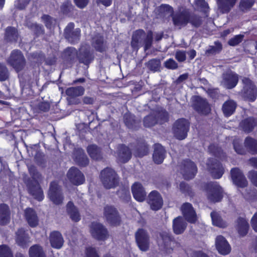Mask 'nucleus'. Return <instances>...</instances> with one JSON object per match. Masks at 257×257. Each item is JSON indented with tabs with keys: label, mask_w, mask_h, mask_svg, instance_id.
I'll use <instances>...</instances> for the list:
<instances>
[{
	"label": "nucleus",
	"mask_w": 257,
	"mask_h": 257,
	"mask_svg": "<svg viewBox=\"0 0 257 257\" xmlns=\"http://www.w3.org/2000/svg\"><path fill=\"white\" fill-rule=\"evenodd\" d=\"M101 181L106 189L115 187L118 185V179L115 171L109 167L103 169L100 174Z\"/></svg>",
	"instance_id": "obj_4"
},
{
	"label": "nucleus",
	"mask_w": 257,
	"mask_h": 257,
	"mask_svg": "<svg viewBox=\"0 0 257 257\" xmlns=\"http://www.w3.org/2000/svg\"><path fill=\"white\" fill-rule=\"evenodd\" d=\"M85 89L83 86L70 87L66 89V95L71 98H74L84 94Z\"/></svg>",
	"instance_id": "obj_45"
},
{
	"label": "nucleus",
	"mask_w": 257,
	"mask_h": 257,
	"mask_svg": "<svg viewBox=\"0 0 257 257\" xmlns=\"http://www.w3.org/2000/svg\"><path fill=\"white\" fill-rule=\"evenodd\" d=\"M20 37L18 29L12 26H8L5 29L4 39L8 43H15Z\"/></svg>",
	"instance_id": "obj_31"
},
{
	"label": "nucleus",
	"mask_w": 257,
	"mask_h": 257,
	"mask_svg": "<svg viewBox=\"0 0 257 257\" xmlns=\"http://www.w3.org/2000/svg\"><path fill=\"white\" fill-rule=\"evenodd\" d=\"M194 4L198 10L203 13L206 17H208L209 7L205 0H195Z\"/></svg>",
	"instance_id": "obj_49"
},
{
	"label": "nucleus",
	"mask_w": 257,
	"mask_h": 257,
	"mask_svg": "<svg viewBox=\"0 0 257 257\" xmlns=\"http://www.w3.org/2000/svg\"><path fill=\"white\" fill-rule=\"evenodd\" d=\"M159 236L161 240L158 241V245L166 250L169 249L171 242L174 240L171 233L162 231L160 232Z\"/></svg>",
	"instance_id": "obj_29"
},
{
	"label": "nucleus",
	"mask_w": 257,
	"mask_h": 257,
	"mask_svg": "<svg viewBox=\"0 0 257 257\" xmlns=\"http://www.w3.org/2000/svg\"><path fill=\"white\" fill-rule=\"evenodd\" d=\"M123 118L125 125L129 129L138 130L141 126V120L137 119L134 114L126 113L124 114Z\"/></svg>",
	"instance_id": "obj_30"
},
{
	"label": "nucleus",
	"mask_w": 257,
	"mask_h": 257,
	"mask_svg": "<svg viewBox=\"0 0 257 257\" xmlns=\"http://www.w3.org/2000/svg\"><path fill=\"white\" fill-rule=\"evenodd\" d=\"M179 187L181 192L186 196H188L191 198H193L194 196V192L192 187L187 183L182 181L180 183Z\"/></svg>",
	"instance_id": "obj_52"
},
{
	"label": "nucleus",
	"mask_w": 257,
	"mask_h": 257,
	"mask_svg": "<svg viewBox=\"0 0 257 257\" xmlns=\"http://www.w3.org/2000/svg\"><path fill=\"white\" fill-rule=\"evenodd\" d=\"M215 245L218 252L222 255H226L230 253L231 247L222 235H218L215 240Z\"/></svg>",
	"instance_id": "obj_27"
},
{
	"label": "nucleus",
	"mask_w": 257,
	"mask_h": 257,
	"mask_svg": "<svg viewBox=\"0 0 257 257\" xmlns=\"http://www.w3.org/2000/svg\"><path fill=\"white\" fill-rule=\"evenodd\" d=\"M79 64L89 67L94 61V55L89 47L81 46L78 50L77 59Z\"/></svg>",
	"instance_id": "obj_14"
},
{
	"label": "nucleus",
	"mask_w": 257,
	"mask_h": 257,
	"mask_svg": "<svg viewBox=\"0 0 257 257\" xmlns=\"http://www.w3.org/2000/svg\"><path fill=\"white\" fill-rule=\"evenodd\" d=\"M41 19L47 29L51 30L56 22V20L50 15L46 14L43 15Z\"/></svg>",
	"instance_id": "obj_58"
},
{
	"label": "nucleus",
	"mask_w": 257,
	"mask_h": 257,
	"mask_svg": "<svg viewBox=\"0 0 257 257\" xmlns=\"http://www.w3.org/2000/svg\"><path fill=\"white\" fill-rule=\"evenodd\" d=\"M10 220L11 211L9 205L5 203L0 204V225H7Z\"/></svg>",
	"instance_id": "obj_36"
},
{
	"label": "nucleus",
	"mask_w": 257,
	"mask_h": 257,
	"mask_svg": "<svg viewBox=\"0 0 257 257\" xmlns=\"http://www.w3.org/2000/svg\"><path fill=\"white\" fill-rule=\"evenodd\" d=\"M181 172L185 180H189L195 177L197 173L196 165L190 159L183 160L180 165Z\"/></svg>",
	"instance_id": "obj_8"
},
{
	"label": "nucleus",
	"mask_w": 257,
	"mask_h": 257,
	"mask_svg": "<svg viewBox=\"0 0 257 257\" xmlns=\"http://www.w3.org/2000/svg\"><path fill=\"white\" fill-rule=\"evenodd\" d=\"M215 46H210V48L206 50V53L215 54L219 53L222 50V45L219 41L214 42Z\"/></svg>",
	"instance_id": "obj_60"
},
{
	"label": "nucleus",
	"mask_w": 257,
	"mask_h": 257,
	"mask_svg": "<svg viewBox=\"0 0 257 257\" xmlns=\"http://www.w3.org/2000/svg\"><path fill=\"white\" fill-rule=\"evenodd\" d=\"M253 0H241L239 3V8L242 11L250 9L254 5Z\"/></svg>",
	"instance_id": "obj_61"
},
{
	"label": "nucleus",
	"mask_w": 257,
	"mask_h": 257,
	"mask_svg": "<svg viewBox=\"0 0 257 257\" xmlns=\"http://www.w3.org/2000/svg\"><path fill=\"white\" fill-rule=\"evenodd\" d=\"M49 241L51 246L56 249L61 248L64 243L63 236L58 231H53L50 233Z\"/></svg>",
	"instance_id": "obj_32"
},
{
	"label": "nucleus",
	"mask_w": 257,
	"mask_h": 257,
	"mask_svg": "<svg viewBox=\"0 0 257 257\" xmlns=\"http://www.w3.org/2000/svg\"><path fill=\"white\" fill-rule=\"evenodd\" d=\"M244 147L252 155H257V140L250 136L246 137L244 140Z\"/></svg>",
	"instance_id": "obj_41"
},
{
	"label": "nucleus",
	"mask_w": 257,
	"mask_h": 257,
	"mask_svg": "<svg viewBox=\"0 0 257 257\" xmlns=\"http://www.w3.org/2000/svg\"><path fill=\"white\" fill-rule=\"evenodd\" d=\"M9 73L7 67L0 63V81H4L9 78Z\"/></svg>",
	"instance_id": "obj_62"
},
{
	"label": "nucleus",
	"mask_w": 257,
	"mask_h": 257,
	"mask_svg": "<svg viewBox=\"0 0 257 257\" xmlns=\"http://www.w3.org/2000/svg\"><path fill=\"white\" fill-rule=\"evenodd\" d=\"M0 257H14L13 252L9 245H0Z\"/></svg>",
	"instance_id": "obj_59"
},
{
	"label": "nucleus",
	"mask_w": 257,
	"mask_h": 257,
	"mask_svg": "<svg viewBox=\"0 0 257 257\" xmlns=\"http://www.w3.org/2000/svg\"><path fill=\"white\" fill-rule=\"evenodd\" d=\"M193 105L195 111L200 114L207 115L210 112L211 108L206 99L198 96Z\"/></svg>",
	"instance_id": "obj_20"
},
{
	"label": "nucleus",
	"mask_w": 257,
	"mask_h": 257,
	"mask_svg": "<svg viewBox=\"0 0 257 257\" xmlns=\"http://www.w3.org/2000/svg\"><path fill=\"white\" fill-rule=\"evenodd\" d=\"M26 26L33 32L35 37H39L45 33V30L42 25L29 22L26 24Z\"/></svg>",
	"instance_id": "obj_46"
},
{
	"label": "nucleus",
	"mask_w": 257,
	"mask_h": 257,
	"mask_svg": "<svg viewBox=\"0 0 257 257\" xmlns=\"http://www.w3.org/2000/svg\"><path fill=\"white\" fill-rule=\"evenodd\" d=\"M165 148L160 144H155L153 154V161L156 164H160L163 162L166 155Z\"/></svg>",
	"instance_id": "obj_34"
},
{
	"label": "nucleus",
	"mask_w": 257,
	"mask_h": 257,
	"mask_svg": "<svg viewBox=\"0 0 257 257\" xmlns=\"http://www.w3.org/2000/svg\"><path fill=\"white\" fill-rule=\"evenodd\" d=\"M208 199L211 202H220L223 197L224 191L222 188L216 182H209L204 185Z\"/></svg>",
	"instance_id": "obj_2"
},
{
	"label": "nucleus",
	"mask_w": 257,
	"mask_h": 257,
	"mask_svg": "<svg viewBox=\"0 0 257 257\" xmlns=\"http://www.w3.org/2000/svg\"><path fill=\"white\" fill-rule=\"evenodd\" d=\"M132 193L134 199L140 202L144 201L147 196L145 189L139 182H135L131 187Z\"/></svg>",
	"instance_id": "obj_21"
},
{
	"label": "nucleus",
	"mask_w": 257,
	"mask_h": 257,
	"mask_svg": "<svg viewBox=\"0 0 257 257\" xmlns=\"http://www.w3.org/2000/svg\"><path fill=\"white\" fill-rule=\"evenodd\" d=\"M118 159L122 163H127L132 158V154L130 149L124 144L119 145L118 149Z\"/></svg>",
	"instance_id": "obj_33"
},
{
	"label": "nucleus",
	"mask_w": 257,
	"mask_h": 257,
	"mask_svg": "<svg viewBox=\"0 0 257 257\" xmlns=\"http://www.w3.org/2000/svg\"><path fill=\"white\" fill-rule=\"evenodd\" d=\"M146 199L150 209L153 211H158L163 207L164 203L163 197L157 190H153L150 192Z\"/></svg>",
	"instance_id": "obj_13"
},
{
	"label": "nucleus",
	"mask_w": 257,
	"mask_h": 257,
	"mask_svg": "<svg viewBox=\"0 0 257 257\" xmlns=\"http://www.w3.org/2000/svg\"><path fill=\"white\" fill-rule=\"evenodd\" d=\"M189 12L182 11L176 13L172 16L174 25L181 28L186 26L189 23Z\"/></svg>",
	"instance_id": "obj_22"
},
{
	"label": "nucleus",
	"mask_w": 257,
	"mask_h": 257,
	"mask_svg": "<svg viewBox=\"0 0 257 257\" xmlns=\"http://www.w3.org/2000/svg\"><path fill=\"white\" fill-rule=\"evenodd\" d=\"M154 113L157 119V123L162 124L169 121V113L165 109L156 110Z\"/></svg>",
	"instance_id": "obj_48"
},
{
	"label": "nucleus",
	"mask_w": 257,
	"mask_h": 257,
	"mask_svg": "<svg viewBox=\"0 0 257 257\" xmlns=\"http://www.w3.org/2000/svg\"><path fill=\"white\" fill-rule=\"evenodd\" d=\"M24 217L29 225L36 227L39 224V219L35 210L32 208H27L24 211Z\"/></svg>",
	"instance_id": "obj_28"
},
{
	"label": "nucleus",
	"mask_w": 257,
	"mask_h": 257,
	"mask_svg": "<svg viewBox=\"0 0 257 257\" xmlns=\"http://www.w3.org/2000/svg\"><path fill=\"white\" fill-rule=\"evenodd\" d=\"M232 145L235 152L239 155H244L246 154V150L242 145L239 138H235L232 141Z\"/></svg>",
	"instance_id": "obj_51"
},
{
	"label": "nucleus",
	"mask_w": 257,
	"mask_h": 257,
	"mask_svg": "<svg viewBox=\"0 0 257 257\" xmlns=\"http://www.w3.org/2000/svg\"><path fill=\"white\" fill-rule=\"evenodd\" d=\"M75 161L80 167H86L89 164V159L83 151H78L76 152L75 157Z\"/></svg>",
	"instance_id": "obj_47"
},
{
	"label": "nucleus",
	"mask_w": 257,
	"mask_h": 257,
	"mask_svg": "<svg viewBox=\"0 0 257 257\" xmlns=\"http://www.w3.org/2000/svg\"><path fill=\"white\" fill-rule=\"evenodd\" d=\"M149 152V145L147 144L146 141L141 139L138 140L135 150L136 156L142 158L147 155Z\"/></svg>",
	"instance_id": "obj_35"
},
{
	"label": "nucleus",
	"mask_w": 257,
	"mask_h": 257,
	"mask_svg": "<svg viewBox=\"0 0 257 257\" xmlns=\"http://www.w3.org/2000/svg\"><path fill=\"white\" fill-rule=\"evenodd\" d=\"M208 149L213 155L217 157H220L223 153L222 149L214 144L210 145Z\"/></svg>",
	"instance_id": "obj_64"
},
{
	"label": "nucleus",
	"mask_w": 257,
	"mask_h": 257,
	"mask_svg": "<svg viewBox=\"0 0 257 257\" xmlns=\"http://www.w3.org/2000/svg\"><path fill=\"white\" fill-rule=\"evenodd\" d=\"M50 199L55 205H60L62 203L64 197L61 189L58 184L53 181L50 183L48 192Z\"/></svg>",
	"instance_id": "obj_16"
},
{
	"label": "nucleus",
	"mask_w": 257,
	"mask_h": 257,
	"mask_svg": "<svg viewBox=\"0 0 257 257\" xmlns=\"http://www.w3.org/2000/svg\"><path fill=\"white\" fill-rule=\"evenodd\" d=\"M87 152L90 157L95 160L99 161L102 159L101 149L96 145H90L87 148Z\"/></svg>",
	"instance_id": "obj_44"
},
{
	"label": "nucleus",
	"mask_w": 257,
	"mask_h": 257,
	"mask_svg": "<svg viewBox=\"0 0 257 257\" xmlns=\"http://www.w3.org/2000/svg\"><path fill=\"white\" fill-rule=\"evenodd\" d=\"M230 176L233 184L238 188H244L248 186V181L243 172L238 168H233L230 170Z\"/></svg>",
	"instance_id": "obj_15"
},
{
	"label": "nucleus",
	"mask_w": 257,
	"mask_h": 257,
	"mask_svg": "<svg viewBox=\"0 0 257 257\" xmlns=\"http://www.w3.org/2000/svg\"><path fill=\"white\" fill-rule=\"evenodd\" d=\"M92 46L96 51L104 53L106 51L107 46L103 36L98 35L93 38Z\"/></svg>",
	"instance_id": "obj_37"
},
{
	"label": "nucleus",
	"mask_w": 257,
	"mask_h": 257,
	"mask_svg": "<svg viewBox=\"0 0 257 257\" xmlns=\"http://www.w3.org/2000/svg\"><path fill=\"white\" fill-rule=\"evenodd\" d=\"M236 229L240 236L247 234L249 229V224L245 218L239 217L236 220Z\"/></svg>",
	"instance_id": "obj_42"
},
{
	"label": "nucleus",
	"mask_w": 257,
	"mask_h": 257,
	"mask_svg": "<svg viewBox=\"0 0 257 257\" xmlns=\"http://www.w3.org/2000/svg\"><path fill=\"white\" fill-rule=\"evenodd\" d=\"M243 37L244 36L243 35L239 34L235 35L228 40V44L231 46H235L242 41Z\"/></svg>",
	"instance_id": "obj_63"
},
{
	"label": "nucleus",
	"mask_w": 257,
	"mask_h": 257,
	"mask_svg": "<svg viewBox=\"0 0 257 257\" xmlns=\"http://www.w3.org/2000/svg\"><path fill=\"white\" fill-rule=\"evenodd\" d=\"M189 23L195 28L199 27L202 23V20L201 17L196 14H190L189 12Z\"/></svg>",
	"instance_id": "obj_55"
},
{
	"label": "nucleus",
	"mask_w": 257,
	"mask_h": 257,
	"mask_svg": "<svg viewBox=\"0 0 257 257\" xmlns=\"http://www.w3.org/2000/svg\"><path fill=\"white\" fill-rule=\"evenodd\" d=\"M67 176L70 182L74 185L78 186L85 182L83 174L76 167H71L68 171Z\"/></svg>",
	"instance_id": "obj_18"
},
{
	"label": "nucleus",
	"mask_w": 257,
	"mask_h": 257,
	"mask_svg": "<svg viewBox=\"0 0 257 257\" xmlns=\"http://www.w3.org/2000/svg\"><path fill=\"white\" fill-rule=\"evenodd\" d=\"M237 106V103L234 100H226L222 106V111L224 115L226 117L232 115L235 112Z\"/></svg>",
	"instance_id": "obj_38"
},
{
	"label": "nucleus",
	"mask_w": 257,
	"mask_h": 257,
	"mask_svg": "<svg viewBox=\"0 0 257 257\" xmlns=\"http://www.w3.org/2000/svg\"><path fill=\"white\" fill-rule=\"evenodd\" d=\"M161 62L157 59L150 60L147 63V68L152 71L156 72L160 69Z\"/></svg>",
	"instance_id": "obj_57"
},
{
	"label": "nucleus",
	"mask_w": 257,
	"mask_h": 257,
	"mask_svg": "<svg viewBox=\"0 0 257 257\" xmlns=\"http://www.w3.org/2000/svg\"><path fill=\"white\" fill-rule=\"evenodd\" d=\"M66 211L72 221L78 222L81 219L78 210L72 201H69L67 203L66 205Z\"/></svg>",
	"instance_id": "obj_43"
},
{
	"label": "nucleus",
	"mask_w": 257,
	"mask_h": 257,
	"mask_svg": "<svg viewBox=\"0 0 257 257\" xmlns=\"http://www.w3.org/2000/svg\"><path fill=\"white\" fill-rule=\"evenodd\" d=\"M103 215L107 223L112 226H119L121 223L119 213L113 205H106L104 207Z\"/></svg>",
	"instance_id": "obj_6"
},
{
	"label": "nucleus",
	"mask_w": 257,
	"mask_h": 257,
	"mask_svg": "<svg viewBox=\"0 0 257 257\" xmlns=\"http://www.w3.org/2000/svg\"><path fill=\"white\" fill-rule=\"evenodd\" d=\"M143 124L146 127H151L157 124V119L154 112L144 117L143 119Z\"/></svg>",
	"instance_id": "obj_53"
},
{
	"label": "nucleus",
	"mask_w": 257,
	"mask_h": 257,
	"mask_svg": "<svg viewBox=\"0 0 257 257\" xmlns=\"http://www.w3.org/2000/svg\"><path fill=\"white\" fill-rule=\"evenodd\" d=\"M74 24L69 23L64 30L65 38L71 44H77L81 37V29L79 28L74 29Z\"/></svg>",
	"instance_id": "obj_10"
},
{
	"label": "nucleus",
	"mask_w": 257,
	"mask_h": 257,
	"mask_svg": "<svg viewBox=\"0 0 257 257\" xmlns=\"http://www.w3.org/2000/svg\"><path fill=\"white\" fill-rule=\"evenodd\" d=\"M238 82V75L234 72H228L223 75L222 83L226 89H231L234 88Z\"/></svg>",
	"instance_id": "obj_25"
},
{
	"label": "nucleus",
	"mask_w": 257,
	"mask_h": 257,
	"mask_svg": "<svg viewBox=\"0 0 257 257\" xmlns=\"http://www.w3.org/2000/svg\"><path fill=\"white\" fill-rule=\"evenodd\" d=\"M30 257H46L42 246L38 244L32 246L29 249Z\"/></svg>",
	"instance_id": "obj_50"
},
{
	"label": "nucleus",
	"mask_w": 257,
	"mask_h": 257,
	"mask_svg": "<svg viewBox=\"0 0 257 257\" xmlns=\"http://www.w3.org/2000/svg\"><path fill=\"white\" fill-rule=\"evenodd\" d=\"M208 171L214 179H220L224 173L221 163L214 158H209L206 164Z\"/></svg>",
	"instance_id": "obj_12"
},
{
	"label": "nucleus",
	"mask_w": 257,
	"mask_h": 257,
	"mask_svg": "<svg viewBox=\"0 0 257 257\" xmlns=\"http://www.w3.org/2000/svg\"><path fill=\"white\" fill-rule=\"evenodd\" d=\"M242 88L241 90L242 96L250 102H253L257 97V87L254 82L247 77L241 79Z\"/></svg>",
	"instance_id": "obj_3"
},
{
	"label": "nucleus",
	"mask_w": 257,
	"mask_h": 257,
	"mask_svg": "<svg viewBox=\"0 0 257 257\" xmlns=\"http://www.w3.org/2000/svg\"><path fill=\"white\" fill-rule=\"evenodd\" d=\"M189 129L190 122L184 118L177 119L172 126L174 136L179 140H183L187 138Z\"/></svg>",
	"instance_id": "obj_5"
},
{
	"label": "nucleus",
	"mask_w": 257,
	"mask_h": 257,
	"mask_svg": "<svg viewBox=\"0 0 257 257\" xmlns=\"http://www.w3.org/2000/svg\"><path fill=\"white\" fill-rule=\"evenodd\" d=\"M8 63L16 71L20 72L25 67L26 61L21 51L15 49L11 53Z\"/></svg>",
	"instance_id": "obj_7"
},
{
	"label": "nucleus",
	"mask_w": 257,
	"mask_h": 257,
	"mask_svg": "<svg viewBox=\"0 0 257 257\" xmlns=\"http://www.w3.org/2000/svg\"><path fill=\"white\" fill-rule=\"evenodd\" d=\"M211 217L213 225L221 228L226 227V223L224 222L220 216L215 212L211 213Z\"/></svg>",
	"instance_id": "obj_54"
},
{
	"label": "nucleus",
	"mask_w": 257,
	"mask_h": 257,
	"mask_svg": "<svg viewBox=\"0 0 257 257\" xmlns=\"http://www.w3.org/2000/svg\"><path fill=\"white\" fill-rule=\"evenodd\" d=\"M135 240L139 248L146 251L150 247V236L143 228H139L135 233Z\"/></svg>",
	"instance_id": "obj_11"
},
{
	"label": "nucleus",
	"mask_w": 257,
	"mask_h": 257,
	"mask_svg": "<svg viewBox=\"0 0 257 257\" xmlns=\"http://www.w3.org/2000/svg\"><path fill=\"white\" fill-rule=\"evenodd\" d=\"M78 50L73 47L66 48L61 53V58L64 63L73 65L77 59Z\"/></svg>",
	"instance_id": "obj_19"
},
{
	"label": "nucleus",
	"mask_w": 257,
	"mask_h": 257,
	"mask_svg": "<svg viewBox=\"0 0 257 257\" xmlns=\"http://www.w3.org/2000/svg\"><path fill=\"white\" fill-rule=\"evenodd\" d=\"M239 126L243 132L249 134L257 126V119L252 116L246 117L240 122Z\"/></svg>",
	"instance_id": "obj_26"
},
{
	"label": "nucleus",
	"mask_w": 257,
	"mask_h": 257,
	"mask_svg": "<svg viewBox=\"0 0 257 257\" xmlns=\"http://www.w3.org/2000/svg\"><path fill=\"white\" fill-rule=\"evenodd\" d=\"M237 0H216L218 8L222 14H228Z\"/></svg>",
	"instance_id": "obj_39"
},
{
	"label": "nucleus",
	"mask_w": 257,
	"mask_h": 257,
	"mask_svg": "<svg viewBox=\"0 0 257 257\" xmlns=\"http://www.w3.org/2000/svg\"><path fill=\"white\" fill-rule=\"evenodd\" d=\"M15 241L22 248H27L29 246L30 236L24 228H20L16 232Z\"/></svg>",
	"instance_id": "obj_23"
},
{
	"label": "nucleus",
	"mask_w": 257,
	"mask_h": 257,
	"mask_svg": "<svg viewBox=\"0 0 257 257\" xmlns=\"http://www.w3.org/2000/svg\"><path fill=\"white\" fill-rule=\"evenodd\" d=\"M181 211L185 219L190 223H195L197 216L192 205L189 202L184 203L181 207Z\"/></svg>",
	"instance_id": "obj_17"
},
{
	"label": "nucleus",
	"mask_w": 257,
	"mask_h": 257,
	"mask_svg": "<svg viewBox=\"0 0 257 257\" xmlns=\"http://www.w3.org/2000/svg\"><path fill=\"white\" fill-rule=\"evenodd\" d=\"M29 193L39 201H41L44 198L43 190L38 181L30 183L28 186Z\"/></svg>",
	"instance_id": "obj_24"
},
{
	"label": "nucleus",
	"mask_w": 257,
	"mask_h": 257,
	"mask_svg": "<svg viewBox=\"0 0 257 257\" xmlns=\"http://www.w3.org/2000/svg\"><path fill=\"white\" fill-rule=\"evenodd\" d=\"M153 41V33L152 31L149 30L147 34L143 29L136 30L133 34L131 46L133 49H138L140 44H144L145 51L149 49L152 46Z\"/></svg>",
	"instance_id": "obj_1"
},
{
	"label": "nucleus",
	"mask_w": 257,
	"mask_h": 257,
	"mask_svg": "<svg viewBox=\"0 0 257 257\" xmlns=\"http://www.w3.org/2000/svg\"><path fill=\"white\" fill-rule=\"evenodd\" d=\"M187 227V223L181 216L175 218L173 221V229L176 234L183 233Z\"/></svg>",
	"instance_id": "obj_40"
},
{
	"label": "nucleus",
	"mask_w": 257,
	"mask_h": 257,
	"mask_svg": "<svg viewBox=\"0 0 257 257\" xmlns=\"http://www.w3.org/2000/svg\"><path fill=\"white\" fill-rule=\"evenodd\" d=\"M92 237L98 241H105L109 237L107 229L101 223L92 222L90 226Z\"/></svg>",
	"instance_id": "obj_9"
},
{
	"label": "nucleus",
	"mask_w": 257,
	"mask_h": 257,
	"mask_svg": "<svg viewBox=\"0 0 257 257\" xmlns=\"http://www.w3.org/2000/svg\"><path fill=\"white\" fill-rule=\"evenodd\" d=\"M60 9L64 15H68L73 11L74 7L70 0H66L62 4Z\"/></svg>",
	"instance_id": "obj_56"
}]
</instances>
